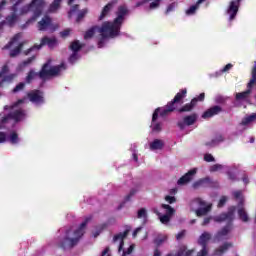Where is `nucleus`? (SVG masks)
Instances as JSON below:
<instances>
[{"mask_svg": "<svg viewBox=\"0 0 256 256\" xmlns=\"http://www.w3.org/2000/svg\"><path fill=\"white\" fill-rule=\"evenodd\" d=\"M127 13V7L120 6L118 8L117 17L113 22H104L100 28L98 26L92 27L85 33L84 39H91L93 35H98L99 49L105 47V44L109 39L119 37L121 25H123V21H125V15H127Z\"/></svg>", "mask_w": 256, "mask_h": 256, "instance_id": "f257e3e1", "label": "nucleus"}, {"mask_svg": "<svg viewBox=\"0 0 256 256\" xmlns=\"http://www.w3.org/2000/svg\"><path fill=\"white\" fill-rule=\"evenodd\" d=\"M23 1L25 0H10L12 13L6 17L5 21L0 22V33L3 30V25L13 27V25L19 21L21 15H27L30 11L33 13V17L27 21V25L41 16L43 8L45 7V0H32L30 4L19 8Z\"/></svg>", "mask_w": 256, "mask_h": 256, "instance_id": "f03ea898", "label": "nucleus"}, {"mask_svg": "<svg viewBox=\"0 0 256 256\" xmlns=\"http://www.w3.org/2000/svg\"><path fill=\"white\" fill-rule=\"evenodd\" d=\"M91 221V216L85 218V220L78 227L70 228L63 240L59 243V246L62 249H73L75 245L79 243L81 237L85 235V228L87 227V223Z\"/></svg>", "mask_w": 256, "mask_h": 256, "instance_id": "7ed1b4c3", "label": "nucleus"}, {"mask_svg": "<svg viewBox=\"0 0 256 256\" xmlns=\"http://www.w3.org/2000/svg\"><path fill=\"white\" fill-rule=\"evenodd\" d=\"M67 69V65L65 63H61L58 66H53L52 61L49 60L44 66L42 67V70L38 73L35 72V70H30L27 73V76L25 78L26 83H31L32 81H35L37 77H40V79H48V77H56V75H60Z\"/></svg>", "mask_w": 256, "mask_h": 256, "instance_id": "20e7f679", "label": "nucleus"}, {"mask_svg": "<svg viewBox=\"0 0 256 256\" xmlns=\"http://www.w3.org/2000/svg\"><path fill=\"white\" fill-rule=\"evenodd\" d=\"M23 103H25V100H18V102H16L12 106H4L5 111L9 109L11 112L7 116L3 117L0 121V129H5L8 121H11V119L13 121L19 122L23 121V119L27 117V113L25 112V110H23V108H21V105H23Z\"/></svg>", "mask_w": 256, "mask_h": 256, "instance_id": "39448f33", "label": "nucleus"}, {"mask_svg": "<svg viewBox=\"0 0 256 256\" xmlns=\"http://www.w3.org/2000/svg\"><path fill=\"white\" fill-rule=\"evenodd\" d=\"M213 236L209 232H203L200 237L198 238V245L200 247H196L192 249L194 251L195 256H207L209 255V248H207V243L211 241Z\"/></svg>", "mask_w": 256, "mask_h": 256, "instance_id": "423d86ee", "label": "nucleus"}, {"mask_svg": "<svg viewBox=\"0 0 256 256\" xmlns=\"http://www.w3.org/2000/svg\"><path fill=\"white\" fill-rule=\"evenodd\" d=\"M152 211L158 215L160 222L163 223V225H167L175 213V209L167 204H162L160 209L153 208Z\"/></svg>", "mask_w": 256, "mask_h": 256, "instance_id": "0eeeda50", "label": "nucleus"}, {"mask_svg": "<svg viewBox=\"0 0 256 256\" xmlns=\"http://www.w3.org/2000/svg\"><path fill=\"white\" fill-rule=\"evenodd\" d=\"M191 208L193 209V211H195L197 217H203L204 215H207L209 211H211V204H208L201 198H196L191 203Z\"/></svg>", "mask_w": 256, "mask_h": 256, "instance_id": "6e6552de", "label": "nucleus"}, {"mask_svg": "<svg viewBox=\"0 0 256 256\" xmlns=\"http://www.w3.org/2000/svg\"><path fill=\"white\" fill-rule=\"evenodd\" d=\"M3 49H12L10 51V57H17L23 49V43H21V34H16L11 41L6 44Z\"/></svg>", "mask_w": 256, "mask_h": 256, "instance_id": "1a4fd4ad", "label": "nucleus"}, {"mask_svg": "<svg viewBox=\"0 0 256 256\" xmlns=\"http://www.w3.org/2000/svg\"><path fill=\"white\" fill-rule=\"evenodd\" d=\"M43 45H47L50 49H53L59 45V42L57 41L56 37H44L41 40L40 45H35L34 47L28 49L25 52V55H29V53H34L35 51H39Z\"/></svg>", "mask_w": 256, "mask_h": 256, "instance_id": "9d476101", "label": "nucleus"}, {"mask_svg": "<svg viewBox=\"0 0 256 256\" xmlns=\"http://www.w3.org/2000/svg\"><path fill=\"white\" fill-rule=\"evenodd\" d=\"M187 95V89H183L180 92L176 94L173 101L168 103L166 107L162 108V115H167L168 113H171L172 111H175V103H179L183 97Z\"/></svg>", "mask_w": 256, "mask_h": 256, "instance_id": "9b49d317", "label": "nucleus"}, {"mask_svg": "<svg viewBox=\"0 0 256 256\" xmlns=\"http://www.w3.org/2000/svg\"><path fill=\"white\" fill-rule=\"evenodd\" d=\"M28 99L36 107H41L45 105V95L40 90H32L28 93Z\"/></svg>", "mask_w": 256, "mask_h": 256, "instance_id": "f8f14e48", "label": "nucleus"}, {"mask_svg": "<svg viewBox=\"0 0 256 256\" xmlns=\"http://www.w3.org/2000/svg\"><path fill=\"white\" fill-rule=\"evenodd\" d=\"M234 197L235 199L240 201L239 208H238L239 219L244 223H247L249 221V214H247V211L245 210V208L241 206L243 204V194L241 193V191H236L234 192Z\"/></svg>", "mask_w": 256, "mask_h": 256, "instance_id": "ddd939ff", "label": "nucleus"}, {"mask_svg": "<svg viewBox=\"0 0 256 256\" xmlns=\"http://www.w3.org/2000/svg\"><path fill=\"white\" fill-rule=\"evenodd\" d=\"M83 48V44L79 40H75L70 44V51L72 52L69 57V63H75L79 59V51Z\"/></svg>", "mask_w": 256, "mask_h": 256, "instance_id": "4468645a", "label": "nucleus"}, {"mask_svg": "<svg viewBox=\"0 0 256 256\" xmlns=\"http://www.w3.org/2000/svg\"><path fill=\"white\" fill-rule=\"evenodd\" d=\"M8 73H9V66L4 65L2 67V70L0 71V87H3L5 83H11V81H13L15 77H17V74L7 75Z\"/></svg>", "mask_w": 256, "mask_h": 256, "instance_id": "2eb2a0df", "label": "nucleus"}, {"mask_svg": "<svg viewBox=\"0 0 256 256\" xmlns=\"http://www.w3.org/2000/svg\"><path fill=\"white\" fill-rule=\"evenodd\" d=\"M239 3H241V0H234L230 2L228 9L226 10V15L229 16V21H233V19L237 17Z\"/></svg>", "mask_w": 256, "mask_h": 256, "instance_id": "dca6fc26", "label": "nucleus"}, {"mask_svg": "<svg viewBox=\"0 0 256 256\" xmlns=\"http://www.w3.org/2000/svg\"><path fill=\"white\" fill-rule=\"evenodd\" d=\"M163 113V108H157L154 113H153V116H152V124H151V127H152V131H155L156 133H159V131H161V123H158L157 122V118L159 117H165V115H162Z\"/></svg>", "mask_w": 256, "mask_h": 256, "instance_id": "f3484780", "label": "nucleus"}, {"mask_svg": "<svg viewBox=\"0 0 256 256\" xmlns=\"http://www.w3.org/2000/svg\"><path fill=\"white\" fill-rule=\"evenodd\" d=\"M196 121H197V115L191 114L189 116L184 117L181 121H179L178 127H180V129L183 130V129H185V127L194 125Z\"/></svg>", "mask_w": 256, "mask_h": 256, "instance_id": "a211bd4d", "label": "nucleus"}, {"mask_svg": "<svg viewBox=\"0 0 256 256\" xmlns=\"http://www.w3.org/2000/svg\"><path fill=\"white\" fill-rule=\"evenodd\" d=\"M197 168H193L191 170H189L184 176H182L177 184L178 185H187V183H189V181H191L193 179V177H195V175H197Z\"/></svg>", "mask_w": 256, "mask_h": 256, "instance_id": "6ab92c4d", "label": "nucleus"}, {"mask_svg": "<svg viewBox=\"0 0 256 256\" xmlns=\"http://www.w3.org/2000/svg\"><path fill=\"white\" fill-rule=\"evenodd\" d=\"M211 173H226L229 177V179H233V176H231V172H229V166L223 165V164H214L210 167Z\"/></svg>", "mask_w": 256, "mask_h": 256, "instance_id": "aec40b11", "label": "nucleus"}, {"mask_svg": "<svg viewBox=\"0 0 256 256\" xmlns=\"http://www.w3.org/2000/svg\"><path fill=\"white\" fill-rule=\"evenodd\" d=\"M235 207H231L228 211V213H223L220 216H216L214 217V221H217L218 223H220L221 221H233L234 217H235Z\"/></svg>", "mask_w": 256, "mask_h": 256, "instance_id": "412c9836", "label": "nucleus"}, {"mask_svg": "<svg viewBox=\"0 0 256 256\" xmlns=\"http://www.w3.org/2000/svg\"><path fill=\"white\" fill-rule=\"evenodd\" d=\"M231 231V225L224 227L221 231H219L214 237V243H219V241H223L225 239H229V232Z\"/></svg>", "mask_w": 256, "mask_h": 256, "instance_id": "4be33fe9", "label": "nucleus"}, {"mask_svg": "<svg viewBox=\"0 0 256 256\" xmlns=\"http://www.w3.org/2000/svg\"><path fill=\"white\" fill-rule=\"evenodd\" d=\"M127 237V231L119 233L114 236L113 243L117 245L118 247V253H121L123 251V239Z\"/></svg>", "mask_w": 256, "mask_h": 256, "instance_id": "5701e85b", "label": "nucleus"}, {"mask_svg": "<svg viewBox=\"0 0 256 256\" xmlns=\"http://www.w3.org/2000/svg\"><path fill=\"white\" fill-rule=\"evenodd\" d=\"M233 247V244L231 242H224L221 244L218 248L214 250V255L215 256H223L225 253H227L228 250Z\"/></svg>", "mask_w": 256, "mask_h": 256, "instance_id": "b1692460", "label": "nucleus"}, {"mask_svg": "<svg viewBox=\"0 0 256 256\" xmlns=\"http://www.w3.org/2000/svg\"><path fill=\"white\" fill-rule=\"evenodd\" d=\"M39 31H47V29H53V24H51V18L44 16L40 22H38Z\"/></svg>", "mask_w": 256, "mask_h": 256, "instance_id": "393cba45", "label": "nucleus"}, {"mask_svg": "<svg viewBox=\"0 0 256 256\" xmlns=\"http://www.w3.org/2000/svg\"><path fill=\"white\" fill-rule=\"evenodd\" d=\"M221 111L222 109L220 106H214L212 108H209L203 113L202 119H211V117H215V115H219Z\"/></svg>", "mask_w": 256, "mask_h": 256, "instance_id": "a878e982", "label": "nucleus"}, {"mask_svg": "<svg viewBox=\"0 0 256 256\" xmlns=\"http://www.w3.org/2000/svg\"><path fill=\"white\" fill-rule=\"evenodd\" d=\"M204 99L205 93H201L197 98L192 99L190 104H186L182 109H180V111H191L195 105H197V101H203Z\"/></svg>", "mask_w": 256, "mask_h": 256, "instance_id": "bb28decb", "label": "nucleus"}, {"mask_svg": "<svg viewBox=\"0 0 256 256\" xmlns=\"http://www.w3.org/2000/svg\"><path fill=\"white\" fill-rule=\"evenodd\" d=\"M161 1L163 0H143L136 4V7H141V5H145V3H149V9H157L159 5H161Z\"/></svg>", "mask_w": 256, "mask_h": 256, "instance_id": "cd10ccee", "label": "nucleus"}, {"mask_svg": "<svg viewBox=\"0 0 256 256\" xmlns=\"http://www.w3.org/2000/svg\"><path fill=\"white\" fill-rule=\"evenodd\" d=\"M164 145H165V143L163 142V140L155 139L154 141H152L150 143V150L151 151H159V150L163 149Z\"/></svg>", "mask_w": 256, "mask_h": 256, "instance_id": "c85d7f7f", "label": "nucleus"}, {"mask_svg": "<svg viewBox=\"0 0 256 256\" xmlns=\"http://www.w3.org/2000/svg\"><path fill=\"white\" fill-rule=\"evenodd\" d=\"M255 122H256V113H253V114H251L249 116H246L242 120L241 125L247 127L249 125H253V123H255Z\"/></svg>", "mask_w": 256, "mask_h": 256, "instance_id": "c756f323", "label": "nucleus"}, {"mask_svg": "<svg viewBox=\"0 0 256 256\" xmlns=\"http://www.w3.org/2000/svg\"><path fill=\"white\" fill-rule=\"evenodd\" d=\"M111 9H113V3H108L106 6H104L98 18L99 21H103V19H105V17L109 15V12L111 11Z\"/></svg>", "mask_w": 256, "mask_h": 256, "instance_id": "7c9ffc66", "label": "nucleus"}, {"mask_svg": "<svg viewBox=\"0 0 256 256\" xmlns=\"http://www.w3.org/2000/svg\"><path fill=\"white\" fill-rule=\"evenodd\" d=\"M210 183V180L209 178H203V179H200L198 181H195L193 184H192V187L194 189H199V187H207Z\"/></svg>", "mask_w": 256, "mask_h": 256, "instance_id": "2f4dec72", "label": "nucleus"}, {"mask_svg": "<svg viewBox=\"0 0 256 256\" xmlns=\"http://www.w3.org/2000/svg\"><path fill=\"white\" fill-rule=\"evenodd\" d=\"M8 141L12 145H17L18 143H20L21 138H19V134H17V132H10L8 135Z\"/></svg>", "mask_w": 256, "mask_h": 256, "instance_id": "473e14b6", "label": "nucleus"}, {"mask_svg": "<svg viewBox=\"0 0 256 256\" xmlns=\"http://www.w3.org/2000/svg\"><path fill=\"white\" fill-rule=\"evenodd\" d=\"M205 0H198V2L195 5L190 6L187 10H186V15L191 16V15H195V13L197 12V9H199V5H201V3H203Z\"/></svg>", "mask_w": 256, "mask_h": 256, "instance_id": "72a5a7b5", "label": "nucleus"}, {"mask_svg": "<svg viewBox=\"0 0 256 256\" xmlns=\"http://www.w3.org/2000/svg\"><path fill=\"white\" fill-rule=\"evenodd\" d=\"M107 227H109V223H103V224H100L99 226H97L92 232L93 237H99V235H101L103 229H107Z\"/></svg>", "mask_w": 256, "mask_h": 256, "instance_id": "f704fd0d", "label": "nucleus"}, {"mask_svg": "<svg viewBox=\"0 0 256 256\" xmlns=\"http://www.w3.org/2000/svg\"><path fill=\"white\" fill-rule=\"evenodd\" d=\"M167 239V234H158L157 237L154 239V243L159 247L163 245V243H167Z\"/></svg>", "mask_w": 256, "mask_h": 256, "instance_id": "c9c22d12", "label": "nucleus"}, {"mask_svg": "<svg viewBox=\"0 0 256 256\" xmlns=\"http://www.w3.org/2000/svg\"><path fill=\"white\" fill-rule=\"evenodd\" d=\"M34 61H35V55L28 58L27 60H25L21 64H19L18 67H17V71H22L23 69H25V67L31 65V63H33Z\"/></svg>", "mask_w": 256, "mask_h": 256, "instance_id": "e433bc0d", "label": "nucleus"}, {"mask_svg": "<svg viewBox=\"0 0 256 256\" xmlns=\"http://www.w3.org/2000/svg\"><path fill=\"white\" fill-rule=\"evenodd\" d=\"M61 1L63 0H54L48 9V13H55L61 7Z\"/></svg>", "mask_w": 256, "mask_h": 256, "instance_id": "4c0bfd02", "label": "nucleus"}, {"mask_svg": "<svg viewBox=\"0 0 256 256\" xmlns=\"http://www.w3.org/2000/svg\"><path fill=\"white\" fill-rule=\"evenodd\" d=\"M229 169V173L231 175L232 178L230 179H235V172L239 171V169H241V164H232L231 166H228Z\"/></svg>", "mask_w": 256, "mask_h": 256, "instance_id": "58836bf2", "label": "nucleus"}, {"mask_svg": "<svg viewBox=\"0 0 256 256\" xmlns=\"http://www.w3.org/2000/svg\"><path fill=\"white\" fill-rule=\"evenodd\" d=\"M232 69H233V64L229 63L226 66H224L222 69L217 71L215 73V77H220V75H222L223 73H229V71Z\"/></svg>", "mask_w": 256, "mask_h": 256, "instance_id": "ea45409f", "label": "nucleus"}, {"mask_svg": "<svg viewBox=\"0 0 256 256\" xmlns=\"http://www.w3.org/2000/svg\"><path fill=\"white\" fill-rule=\"evenodd\" d=\"M249 93H251V90H246L242 93L236 94L237 101H247V97H249Z\"/></svg>", "mask_w": 256, "mask_h": 256, "instance_id": "a19ab883", "label": "nucleus"}, {"mask_svg": "<svg viewBox=\"0 0 256 256\" xmlns=\"http://www.w3.org/2000/svg\"><path fill=\"white\" fill-rule=\"evenodd\" d=\"M135 249V244H131L128 248L123 249L122 256H130Z\"/></svg>", "mask_w": 256, "mask_h": 256, "instance_id": "79ce46f5", "label": "nucleus"}, {"mask_svg": "<svg viewBox=\"0 0 256 256\" xmlns=\"http://www.w3.org/2000/svg\"><path fill=\"white\" fill-rule=\"evenodd\" d=\"M137 217L138 219H147V209L145 208H141L138 210V213H137Z\"/></svg>", "mask_w": 256, "mask_h": 256, "instance_id": "37998d69", "label": "nucleus"}, {"mask_svg": "<svg viewBox=\"0 0 256 256\" xmlns=\"http://www.w3.org/2000/svg\"><path fill=\"white\" fill-rule=\"evenodd\" d=\"M176 8H177V3H175V2L168 5V7L166 9V15H169V13H173V11H175Z\"/></svg>", "mask_w": 256, "mask_h": 256, "instance_id": "c03bdc74", "label": "nucleus"}, {"mask_svg": "<svg viewBox=\"0 0 256 256\" xmlns=\"http://www.w3.org/2000/svg\"><path fill=\"white\" fill-rule=\"evenodd\" d=\"M87 13H89V9H87V8L79 11L78 16H77V21H81V19H83V17H85V15H87Z\"/></svg>", "mask_w": 256, "mask_h": 256, "instance_id": "a18cd8bd", "label": "nucleus"}, {"mask_svg": "<svg viewBox=\"0 0 256 256\" xmlns=\"http://www.w3.org/2000/svg\"><path fill=\"white\" fill-rule=\"evenodd\" d=\"M25 89V82H20L16 87L13 89V93H19V91H23Z\"/></svg>", "mask_w": 256, "mask_h": 256, "instance_id": "49530a36", "label": "nucleus"}, {"mask_svg": "<svg viewBox=\"0 0 256 256\" xmlns=\"http://www.w3.org/2000/svg\"><path fill=\"white\" fill-rule=\"evenodd\" d=\"M204 161H206V163H213V162H215V157H213V155L207 153L204 155Z\"/></svg>", "mask_w": 256, "mask_h": 256, "instance_id": "de8ad7c7", "label": "nucleus"}, {"mask_svg": "<svg viewBox=\"0 0 256 256\" xmlns=\"http://www.w3.org/2000/svg\"><path fill=\"white\" fill-rule=\"evenodd\" d=\"M79 9L78 5L72 6V8L70 9L68 16L69 17H73V14L77 12V10Z\"/></svg>", "mask_w": 256, "mask_h": 256, "instance_id": "09e8293b", "label": "nucleus"}, {"mask_svg": "<svg viewBox=\"0 0 256 256\" xmlns=\"http://www.w3.org/2000/svg\"><path fill=\"white\" fill-rule=\"evenodd\" d=\"M5 141H8V135L4 132H0V143H5Z\"/></svg>", "mask_w": 256, "mask_h": 256, "instance_id": "8fccbe9b", "label": "nucleus"}, {"mask_svg": "<svg viewBox=\"0 0 256 256\" xmlns=\"http://www.w3.org/2000/svg\"><path fill=\"white\" fill-rule=\"evenodd\" d=\"M225 203H227V197L222 196L219 203H218V207H223V205H225Z\"/></svg>", "mask_w": 256, "mask_h": 256, "instance_id": "3c124183", "label": "nucleus"}, {"mask_svg": "<svg viewBox=\"0 0 256 256\" xmlns=\"http://www.w3.org/2000/svg\"><path fill=\"white\" fill-rule=\"evenodd\" d=\"M165 201H167V203H175L176 199H175V196H166L165 197Z\"/></svg>", "mask_w": 256, "mask_h": 256, "instance_id": "603ef678", "label": "nucleus"}, {"mask_svg": "<svg viewBox=\"0 0 256 256\" xmlns=\"http://www.w3.org/2000/svg\"><path fill=\"white\" fill-rule=\"evenodd\" d=\"M183 237H185V230H182L181 232H179L177 235H176V239L179 241L181 239H183Z\"/></svg>", "mask_w": 256, "mask_h": 256, "instance_id": "864d4df0", "label": "nucleus"}, {"mask_svg": "<svg viewBox=\"0 0 256 256\" xmlns=\"http://www.w3.org/2000/svg\"><path fill=\"white\" fill-rule=\"evenodd\" d=\"M242 181L244 185H247V183H249V176H247V174H244L242 177Z\"/></svg>", "mask_w": 256, "mask_h": 256, "instance_id": "5fc2aeb1", "label": "nucleus"}, {"mask_svg": "<svg viewBox=\"0 0 256 256\" xmlns=\"http://www.w3.org/2000/svg\"><path fill=\"white\" fill-rule=\"evenodd\" d=\"M211 219H213L212 217H206L204 218L203 224L202 225H209V223H211Z\"/></svg>", "mask_w": 256, "mask_h": 256, "instance_id": "6e6d98bb", "label": "nucleus"}, {"mask_svg": "<svg viewBox=\"0 0 256 256\" xmlns=\"http://www.w3.org/2000/svg\"><path fill=\"white\" fill-rule=\"evenodd\" d=\"M69 33H71V30H64L61 32V36L62 37H67V35H69Z\"/></svg>", "mask_w": 256, "mask_h": 256, "instance_id": "4d7b16f0", "label": "nucleus"}, {"mask_svg": "<svg viewBox=\"0 0 256 256\" xmlns=\"http://www.w3.org/2000/svg\"><path fill=\"white\" fill-rule=\"evenodd\" d=\"M135 195V191L132 190L129 195L126 196V201H129V199H131V197H133Z\"/></svg>", "mask_w": 256, "mask_h": 256, "instance_id": "13d9d810", "label": "nucleus"}, {"mask_svg": "<svg viewBox=\"0 0 256 256\" xmlns=\"http://www.w3.org/2000/svg\"><path fill=\"white\" fill-rule=\"evenodd\" d=\"M7 5V0H2L1 3H0V11L1 9H3V7Z\"/></svg>", "mask_w": 256, "mask_h": 256, "instance_id": "bf43d9fd", "label": "nucleus"}, {"mask_svg": "<svg viewBox=\"0 0 256 256\" xmlns=\"http://www.w3.org/2000/svg\"><path fill=\"white\" fill-rule=\"evenodd\" d=\"M139 231H141V227H138L134 230L133 237H137V233H139Z\"/></svg>", "mask_w": 256, "mask_h": 256, "instance_id": "052dcab7", "label": "nucleus"}, {"mask_svg": "<svg viewBox=\"0 0 256 256\" xmlns=\"http://www.w3.org/2000/svg\"><path fill=\"white\" fill-rule=\"evenodd\" d=\"M101 256H110L109 255V248H106L103 252Z\"/></svg>", "mask_w": 256, "mask_h": 256, "instance_id": "680f3d73", "label": "nucleus"}, {"mask_svg": "<svg viewBox=\"0 0 256 256\" xmlns=\"http://www.w3.org/2000/svg\"><path fill=\"white\" fill-rule=\"evenodd\" d=\"M153 256H161V251L159 249H156L154 251V255Z\"/></svg>", "mask_w": 256, "mask_h": 256, "instance_id": "e2e57ef3", "label": "nucleus"}, {"mask_svg": "<svg viewBox=\"0 0 256 256\" xmlns=\"http://www.w3.org/2000/svg\"><path fill=\"white\" fill-rule=\"evenodd\" d=\"M77 0H68V5H73Z\"/></svg>", "mask_w": 256, "mask_h": 256, "instance_id": "0e129e2a", "label": "nucleus"}, {"mask_svg": "<svg viewBox=\"0 0 256 256\" xmlns=\"http://www.w3.org/2000/svg\"><path fill=\"white\" fill-rule=\"evenodd\" d=\"M133 159H134V161H138V158H137V154H136V153H133Z\"/></svg>", "mask_w": 256, "mask_h": 256, "instance_id": "69168bd1", "label": "nucleus"}, {"mask_svg": "<svg viewBox=\"0 0 256 256\" xmlns=\"http://www.w3.org/2000/svg\"><path fill=\"white\" fill-rule=\"evenodd\" d=\"M191 223H192V224L195 223V220H192Z\"/></svg>", "mask_w": 256, "mask_h": 256, "instance_id": "338daca9", "label": "nucleus"}, {"mask_svg": "<svg viewBox=\"0 0 256 256\" xmlns=\"http://www.w3.org/2000/svg\"><path fill=\"white\" fill-rule=\"evenodd\" d=\"M0 21H1V16H0Z\"/></svg>", "mask_w": 256, "mask_h": 256, "instance_id": "774afa93", "label": "nucleus"}]
</instances>
